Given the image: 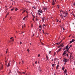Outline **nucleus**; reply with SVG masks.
Masks as SVG:
<instances>
[{
  "instance_id": "obj_1",
  "label": "nucleus",
  "mask_w": 75,
  "mask_h": 75,
  "mask_svg": "<svg viewBox=\"0 0 75 75\" xmlns=\"http://www.w3.org/2000/svg\"><path fill=\"white\" fill-rule=\"evenodd\" d=\"M64 62H68V59L64 58Z\"/></svg>"
},
{
  "instance_id": "obj_2",
  "label": "nucleus",
  "mask_w": 75,
  "mask_h": 75,
  "mask_svg": "<svg viewBox=\"0 0 75 75\" xmlns=\"http://www.w3.org/2000/svg\"><path fill=\"white\" fill-rule=\"evenodd\" d=\"M28 17V15H27L26 16H25L23 18V20H25V19L26 18H27Z\"/></svg>"
},
{
  "instance_id": "obj_3",
  "label": "nucleus",
  "mask_w": 75,
  "mask_h": 75,
  "mask_svg": "<svg viewBox=\"0 0 75 75\" xmlns=\"http://www.w3.org/2000/svg\"><path fill=\"white\" fill-rule=\"evenodd\" d=\"M74 41H75V39H72V40H71L70 42V44H71V43H72V42H74Z\"/></svg>"
},
{
  "instance_id": "obj_4",
  "label": "nucleus",
  "mask_w": 75,
  "mask_h": 75,
  "mask_svg": "<svg viewBox=\"0 0 75 75\" xmlns=\"http://www.w3.org/2000/svg\"><path fill=\"white\" fill-rule=\"evenodd\" d=\"M38 12H39V13H42V10L39 9V10H38Z\"/></svg>"
},
{
  "instance_id": "obj_5",
  "label": "nucleus",
  "mask_w": 75,
  "mask_h": 75,
  "mask_svg": "<svg viewBox=\"0 0 75 75\" xmlns=\"http://www.w3.org/2000/svg\"><path fill=\"white\" fill-rule=\"evenodd\" d=\"M43 9L45 11V10L47 9V8L46 7H43Z\"/></svg>"
},
{
  "instance_id": "obj_6",
  "label": "nucleus",
  "mask_w": 75,
  "mask_h": 75,
  "mask_svg": "<svg viewBox=\"0 0 75 75\" xmlns=\"http://www.w3.org/2000/svg\"><path fill=\"white\" fill-rule=\"evenodd\" d=\"M62 49V48H60V49H59V50L57 51V53H58V52H60V51H61V49Z\"/></svg>"
},
{
  "instance_id": "obj_7",
  "label": "nucleus",
  "mask_w": 75,
  "mask_h": 75,
  "mask_svg": "<svg viewBox=\"0 0 75 75\" xmlns=\"http://www.w3.org/2000/svg\"><path fill=\"white\" fill-rule=\"evenodd\" d=\"M42 21H44V20H45V18L43 17L42 18Z\"/></svg>"
},
{
  "instance_id": "obj_8",
  "label": "nucleus",
  "mask_w": 75,
  "mask_h": 75,
  "mask_svg": "<svg viewBox=\"0 0 75 75\" xmlns=\"http://www.w3.org/2000/svg\"><path fill=\"white\" fill-rule=\"evenodd\" d=\"M64 72L65 74H66L67 72V69H65L64 70Z\"/></svg>"
},
{
  "instance_id": "obj_9",
  "label": "nucleus",
  "mask_w": 75,
  "mask_h": 75,
  "mask_svg": "<svg viewBox=\"0 0 75 75\" xmlns=\"http://www.w3.org/2000/svg\"><path fill=\"white\" fill-rule=\"evenodd\" d=\"M64 44V43H63L62 45H61L60 46H58V48H59V47H61V46H62V45Z\"/></svg>"
},
{
  "instance_id": "obj_10",
  "label": "nucleus",
  "mask_w": 75,
  "mask_h": 75,
  "mask_svg": "<svg viewBox=\"0 0 75 75\" xmlns=\"http://www.w3.org/2000/svg\"><path fill=\"white\" fill-rule=\"evenodd\" d=\"M68 45H67V46L66 47H65V49H66V50H67V49H68Z\"/></svg>"
},
{
  "instance_id": "obj_11",
  "label": "nucleus",
  "mask_w": 75,
  "mask_h": 75,
  "mask_svg": "<svg viewBox=\"0 0 75 75\" xmlns=\"http://www.w3.org/2000/svg\"><path fill=\"white\" fill-rule=\"evenodd\" d=\"M64 69H65V67L63 66L62 67V70H63V71H64Z\"/></svg>"
},
{
  "instance_id": "obj_12",
  "label": "nucleus",
  "mask_w": 75,
  "mask_h": 75,
  "mask_svg": "<svg viewBox=\"0 0 75 75\" xmlns=\"http://www.w3.org/2000/svg\"><path fill=\"white\" fill-rule=\"evenodd\" d=\"M59 67V65H57V66L56 67V69H58V67Z\"/></svg>"
},
{
  "instance_id": "obj_13",
  "label": "nucleus",
  "mask_w": 75,
  "mask_h": 75,
  "mask_svg": "<svg viewBox=\"0 0 75 75\" xmlns=\"http://www.w3.org/2000/svg\"><path fill=\"white\" fill-rule=\"evenodd\" d=\"M65 16L66 17H67V15L68 14V13H65Z\"/></svg>"
},
{
  "instance_id": "obj_14",
  "label": "nucleus",
  "mask_w": 75,
  "mask_h": 75,
  "mask_svg": "<svg viewBox=\"0 0 75 75\" xmlns=\"http://www.w3.org/2000/svg\"><path fill=\"white\" fill-rule=\"evenodd\" d=\"M26 11V10H24L22 12V13L23 14V13H25V12Z\"/></svg>"
},
{
  "instance_id": "obj_15",
  "label": "nucleus",
  "mask_w": 75,
  "mask_h": 75,
  "mask_svg": "<svg viewBox=\"0 0 75 75\" xmlns=\"http://www.w3.org/2000/svg\"><path fill=\"white\" fill-rule=\"evenodd\" d=\"M46 58L47 59V60H48V56L46 55Z\"/></svg>"
},
{
  "instance_id": "obj_16",
  "label": "nucleus",
  "mask_w": 75,
  "mask_h": 75,
  "mask_svg": "<svg viewBox=\"0 0 75 75\" xmlns=\"http://www.w3.org/2000/svg\"><path fill=\"white\" fill-rule=\"evenodd\" d=\"M7 67H10V63H8V65H7Z\"/></svg>"
},
{
  "instance_id": "obj_17",
  "label": "nucleus",
  "mask_w": 75,
  "mask_h": 75,
  "mask_svg": "<svg viewBox=\"0 0 75 75\" xmlns=\"http://www.w3.org/2000/svg\"><path fill=\"white\" fill-rule=\"evenodd\" d=\"M25 75H30V73H28V74H27V73H26Z\"/></svg>"
},
{
  "instance_id": "obj_18",
  "label": "nucleus",
  "mask_w": 75,
  "mask_h": 75,
  "mask_svg": "<svg viewBox=\"0 0 75 75\" xmlns=\"http://www.w3.org/2000/svg\"><path fill=\"white\" fill-rule=\"evenodd\" d=\"M55 64H53L52 65V67H54V66H55Z\"/></svg>"
},
{
  "instance_id": "obj_19",
  "label": "nucleus",
  "mask_w": 75,
  "mask_h": 75,
  "mask_svg": "<svg viewBox=\"0 0 75 75\" xmlns=\"http://www.w3.org/2000/svg\"><path fill=\"white\" fill-rule=\"evenodd\" d=\"M41 25H40L39 26V28H41Z\"/></svg>"
},
{
  "instance_id": "obj_20",
  "label": "nucleus",
  "mask_w": 75,
  "mask_h": 75,
  "mask_svg": "<svg viewBox=\"0 0 75 75\" xmlns=\"http://www.w3.org/2000/svg\"><path fill=\"white\" fill-rule=\"evenodd\" d=\"M3 69V66H1V67L0 69V70H1Z\"/></svg>"
},
{
  "instance_id": "obj_21",
  "label": "nucleus",
  "mask_w": 75,
  "mask_h": 75,
  "mask_svg": "<svg viewBox=\"0 0 75 75\" xmlns=\"http://www.w3.org/2000/svg\"><path fill=\"white\" fill-rule=\"evenodd\" d=\"M38 15H39V16H41V14L39 13L38 12Z\"/></svg>"
},
{
  "instance_id": "obj_22",
  "label": "nucleus",
  "mask_w": 75,
  "mask_h": 75,
  "mask_svg": "<svg viewBox=\"0 0 75 75\" xmlns=\"http://www.w3.org/2000/svg\"><path fill=\"white\" fill-rule=\"evenodd\" d=\"M17 10H18V9L17 8H16V9H15V11H17Z\"/></svg>"
},
{
  "instance_id": "obj_23",
  "label": "nucleus",
  "mask_w": 75,
  "mask_h": 75,
  "mask_svg": "<svg viewBox=\"0 0 75 75\" xmlns=\"http://www.w3.org/2000/svg\"><path fill=\"white\" fill-rule=\"evenodd\" d=\"M10 14V12H8L6 15L7 16L8 15V14Z\"/></svg>"
},
{
  "instance_id": "obj_24",
  "label": "nucleus",
  "mask_w": 75,
  "mask_h": 75,
  "mask_svg": "<svg viewBox=\"0 0 75 75\" xmlns=\"http://www.w3.org/2000/svg\"><path fill=\"white\" fill-rule=\"evenodd\" d=\"M65 54H66V53L64 52L63 53V54H62V55H65Z\"/></svg>"
},
{
  "instance_id": "obj_25",
  "label": "nucleus",
  "mask_w": 75,
  "mask_h": 75,
  "mask_svg": "<svg viewBox=\"0 0 75 75\" xmlns=\"http://www.w3.org/2000/svg\"><path fill=\"white\" fill-rule=\"evenodd\" d=\"M56 21H57V22H58V21H59V20H58V19H56Z\"/></svg>"
},
{
  "instance_id": "obj_26",
  "label": "nucleus",
  "mask_w": 75,
  "mask_h": 75,
  "mask_svg": "<svg viewBox=\"0 0 75 75\" xmlns=\"http://www.w3.org/2000/svg\"><path fill=\"white\" fill-rule=\"evenodd\" d=\"M14 8H12L11 9V11H13V10H14Z\"/></svg>"
},
{
  "instance_id": "obj_27",
  "label": "nucleus",
  "mask_w": 75,
  "mask_h": 75,
  "mask_svg": "<svg viewBox=\"0 0 75 75\" xmlns=\"http://www.w3.org/2000/svg\"><path fill=\"white\" fill-rule=\"evenodd\" d=\"M51 51H50L49 52V54H51Z\"/></svg>"
},
{
  "instance_id": "obj_28",
  "label": "nucleus",
  "mask_w": 75,
  "mask_h": 75,
  "mask_svg": "<svg viewBox=\"0 0 75 75\" xmlns=\"http://www.w3.org/2000/svg\"><path fill=\"white\" fill-rule=\"evenodd\" d=\"M25 72H26V71H25V72H23L22 73H23V74H25Z\"/></svg>"
},
{
  "instance_id": "obj_29",
  "label": "nucleus",
  "mask_w": 75,
  "mask_h": 75,
  "mask_svg": "<svg viewBox=\"0 0 75 75\" xmlns=\"http://www.w3.org/2000/svg\"><path fill=\"white\" fill-rule=\"evenodd\" d=\"M27 51H28V52H29L30 51V50H29V49H28L27 50Z\"/></svg>"
},
{
  "instance_id": "obj_30",
  "label": "nucleus",
  "mask_w": 75,
  "mask_h": 75,
  "mask_svg": "<svg viewBox=\"0 0 75 75\" xmlns=\"http://www.w3.org/2000/svg\"><path fill=\"white\" fill-rule=\"evenodd\" d=\"M31 27L32 28H33V24H31Z\"/></svg>"
},
{
  "instance_id": "obj_31",
  "label": "nucleus",
  "mask_w": 75,
  "mask_h": 75,
  "mask_svg": "<svg viewBox=\"0 0 75 75\" xmlns=\"http://www.w3.org/2000/svg\"><path fill=\"white\" fill-rule=\"evenodd\" d=\"M44 26H45V27H46V25H42L43 27H44Z\"/></svg>"
},
{
  "instance_id": "obj_32",
  "label": "nucleus",
  "mask_w": 75,
  "mask_h": 75,
  "mask_svg": "<svg viewBox=\"0 0 75 75\" xmlns=\"http://www.w3.org/2000/svg\"><path fill=\"white\" fill-rule=\"evenodd\" d=\"M38 57H40V54H39L38 56Z\"/></svg>"
},
{
  "instance_id": "obj_33",
  "label": "nucleus",
  "mask_w": 75,
  "mask_h": 75,
  "mask_svg": "<svg viewBox=\"0 0 75 75\" xmlns=\"http://www.w3.org/2000/svg\"><path fill=\"white\" fill-rule=\"evenodd\" d=\"M54 4H55V3L53 2L52 3V5H53L54 6Z\"/></svg>"
},
{
  "instance_id": "obj_34",
  "label": "nucleus",
  "mask_w": 75,
  "mask_h": 75,
  "mask_svg": "<svg viewBox=\"0 0 75 75\" xmlns=\"http://www.w3.org/2000/svg\"><path fill=\"white\" fill-rule=\"evenodd\" d=\"M25 27V25L24 24L23 25V27Z\"/></svg>"
},
{
  "instance_id": "obj_35",
  "label": "nucleus",
  "mask_w": 75,
  "mask_h": 75,
  "mask_svg": "<svg viewBox=\"0 0 75 75\" xmlns=\"http://www.w3.org/2000/svg\"><path fill=\"white\" fill-rule=\"evenodd\" d=\"M12 38H13V37H12L10 38V39L11 40V39H12Z\"/></svg>"
},
{
  "instance_id": "obj_36",
  "label": "nucleus",
  "mask_w": 75,
  "mask_h": 75,
  "mask_svg": "<svg viewBox=\"0 0 75 75\" xmlns=\"http://www.w3.org/2000/svg\"><path fill=\"white\" fill-rule=\"evenodd\" d=\"M60 17H62V15L61 14V15H60Z\"/></svg>"
},
{
  "instance_id": "obj_37",
  "label": "nucleus",
  "mask_w": 75,
  "mask_h": 75,
  "mask_svg": "<svg viewBox=\"0 0 75 75\" xmlns=\"http://www.w3.org/2000/svg\"><path fill=\"white\" fill-rule=\"evenodd\" d=\"M69 50V49H67V50H66V51H67V52H68V51Z\"/></svg>"
},
{
  "instance_id": "obj_38",
  "label": "nucleus",
  "mask_w": 75,
  "mask_h": 75,
  "mask_svg": "<svg viewBox=\"0 0 75 75\" xmlns=\"http://www.w3.org/2000/svg\"><path fill=\"white\" fill-rule=\"evenodd\" d=\"M32 20H33V21H34V22H35V21H34V19H33Z\"/></svg>"
},
{
  "instance_id": "obj_39",
  "label": "nucleus",
  "mask_w": 75,
  "mask_h": 75,
  "mask_svg": "<svg viewBox=\"0 0 75 75\" xmlns=\"http://www.w3.org/2000/svg\"><path fill=\"white\" fill-rule=\"evenodd\" d=\"M60 12H62V13H64V12L62 11H60Z\"/></svg>"
},
{
  "instance_id": "obj_40",
  "label": "nucleus",
  "mask_w": 75,
  "mask_h": 75,
  "mask_svg": "<svg viewBox=\"0 0 75 75\" xmlns=\"http://www.w3.org/2000/svg\"><path fill=\"white\" fill-rule=\"evenodd\" d=\"M37 61H36L35 62V64H37Z\"/></svg>"
},
{
  "instance_id": "obj_41",
  "label": "nucleus",
  "mask_w": 75,
  "mask_h": 75,
  "mask_svg": "<svg viewBox=\"0 0 75 75\" xmlns=\"http://www.w3.org/2000/svg\"><path fill=\"white\" fill-rule=\"evenodd\" d=\"M22 62H23V64L24 63V61H23V60H22V59H21Z\"/></svg>"
},
{
  "instance_id": "obj_42",
  "label": "nucleus",
  "mask_w": 75,
  "mask_h": 75,
  "mask_svg": "<svg viewBox=\"0 0 75 75\" xmlns=\"http://www.w3.org/2000/svg\"><path fill=\"white\" fill-rule=\"evenodd\" d=\"M68 54H67V57H68Z\"/></svg>"
},
{
  "instance_id": "obj_43",
  "label": "nucleus",
  "mask_w": 75,
  "mask_h": 75,
  "mask_svg": "<svg viewBox=\"0 0 75 75\" xmlns=\"http://www.w3.org/2000/svg\"><path fill=\"white\" fill-rule=\"evenodd\" d=\"M41 28H40V29H39V31H40V32H41Z\"/></svg>"
},
{
  "instance_id": "obj_44",
  "label": "nucleus",
  "mask_w": 75,
  "mask_h": 75,
  "mask_svg": "<svg viewBox=\"0 0 75 75\" xmlns=\"http://www.w3.org/2000/svg\"><path fill=\"white\" fill-rule=\"evenodd\" d=\"M47 0L48 2H50V0Z\"/></svg>"
},
{
  "instance_id": "obj_45",
  "label": "nucleus",
  "mask_w": 75,
  "mask_h": 75,
  "mask_svg": "<svg viewBox=\"0 0 75 75\" xmlns=\"http://www.w3.org/2000/svg\"><path fill=\"white\" fill-rule=\"evenodd\" d=\"M8 8H6V9L5 10H8Z\"/></svg>"
},
{
  "instance_id": "obj_46",
  "label": "nucleus",
  "mask_w": 75,
  "mask_h": 75,
  "mask_svg": "<svg viewBox=\"0 0 75 75\" xmlns=\"http://www.w3.org/2000/svg\"><path fill=\"white\" fill-rule=\"evenodd\" d=\"M73 5H74V6H75V3H74L73 4Z\"/></svg>"
},
{
  "instance_id": "obj_47",
  "label": "nucleus",
  "mask_w": 75,
  "mask_h": 75,
  "mask_svg": "<svg viewBox=\"0 0 75 75\" xmlns=\"http://www.w3.org/2000/svg\"><path fill=\"white\" fill-rule=\"evenodd\" d=\"M14 39H13L12 40V41H14Z\"/></svg>"
},
{
  "instance_id": "obj_48",
  "label": "nucleus",
  "mask_w": 75,
  "mask_h": 75,
  "mask_svg": "<svg viewBox=\"0 0 75 75\" xmlns=\"http://www.w3.org/2000/svg\"><path fill=\"white\" fill-rule=\"evenodd\" d=\"M7 15H6L5 16V18H7Z\"/></svg>"
},
{
  "instance_id": "obj_49",
  "label": "nucleus",
  "mask_w": 75,
  "mask_h": 75,
  "mask_svg": "<svg viewBox=\"0 0 75 75\" xmlns=\"http://www.w3.org/2000/svg\"><path fill=\"white\" fill-rule=\"evenodd\" d=\"M20 44H22V42H20Z\"/></svg>"
},
{
  "instance_id": "obj_50",
  "label": "nucleus",
  "mask_w": 75,
  "mask_h": 75,
  "mask_svg": "<svg viewBox=\"0 0 75 75\" xmlns=\"http://www.w3.org/2000/svg\"><path fill=\"white\" fill-rule=\"evenodd\" d=\"M72 47V45H70L69 48H70V47Z\"/></svg>"
},
{
  "instance_id": "obj_51",
  "label": "nucleus",
  "mask_w": 75,
  "mask_h": 75,
  "mask_svg": "<svg viewBox=\"0 0 75 75\" xmlns=\"http://www.w3.org/2000/svg\"><path fill=\"white\" fill-rule=\"evenodd\" d=\"M70 57H72V55H71H71L70 56Z\"/></svg>"
},
{
  "instance_id": "obj_52",
  "label": "nucleus",
  "mask_w": 75,
  "mask_h": 75,
  "mask_svg": "<svg viewBox=\"0 0 75 75\" xmlns=\"http://www.w3.org/2000/svg\"><path fill=\"white\" fill-rule=\"evenodd\" d=\"M34 18H35V16L34 17H33V19H34Z\"/></svg>"
},
{
  "instance_id": "obj_53",
  "label": "nucleus",
  "mask_w": 75,
  "mask_h": 75,
  "mask_svg": "<svg viewBox=\"0 0 75 75\" xmlns=\"http://www.w3.org/2000/svg\"><path fill=\"white\" fill-rule=\"evenodd\" d=\"M62 18H63V20H65V19H64V17H62Z\"/></svg>"
},
{
  "instance_id": "obj_54",
  "label": "nucleus",
  "mask_w": 75,
  "mask_h": 75,
  "mask_svg": "<svg viewBox=\"0 0 75 75\" xmlns=\"http://www.w3.org/2000/svg\"><path fill=\"white\" fill-rule=\"evenodd\" d=\"M34 34H33V37H34Z\"/></svg>"
},
{
  "instance_id": "obj_55",
  "label": "nucleus",
  "mask_w": 75,
  "mask_h": 75,
  "mask_svg": "<svg viewBox=\"0 0 75 75\" xmlns=\"http://www.w3.org/2000/svg\"><path fill=\"white\" fill-rule=\"evenodd\" d=\"M66 62H64V65H65L66 64Z\"/></svg>"
},
{
  "instance_id": "obj_56",
  "label": "nucleus",
  "mask_w": 75,
  "mask_h": 75,
  "mask_svg": "<svg viewBox=\"0 0 75 75\" xmlns=\"http://www.w3.org/2000/svg\"><path fill=\"white\" fill-rule=\"evenodd\" d=\"M32 16H33V17H35V16H34V15H32Z\"/></svg>"
},
{
  "instance_id": "obj_57",
  "label": "nucleus",
  "mask_w": 75,
  "mask_h": 75,
  "mask_svg": "<svg viewBox=\"0 0 75 75\" xmlns=\"http://www.w3.org/2000/svg\"><path fill=\"white\" fill-rule=\"evenodd\" d=\"M26 12L27 13H28V12L26 10Z\"/></svg>"
},
{
  "instance_id": "obj_58",
  "label": "nucleus",
  "mask_w": 75,
  "mask_h": 75,
  "mask_svg": "<svg viewBox=\"0 0 75 75\" xmlns=\"http://www.w3.org/2000/svg\"><path fill=\"white\" fill-rule=\"evenodd\" d=\"M63 30H65V29H64V28H63Z\"/></svg>"
},
{
  "instance_id": "obj_59",
  "label": "nucleus",
  "mask_w": 75,
  "mask_h": 75,
  "mask_svg": "<svg viewBox=\"0 0 75 75\" xmlns=\"http://www.w3.org/2000/svg\"><path fill=\"white\" fill-rule=\"evenodd\" d=\"M12 6H11L9 8H11V7Z\"/></svg>"
},
{
  "instance_id": "obj_60",
  "label": "nucleus",
  "mask_w": 75,
  "mask_h": 75,
  "mask_svg": "<svg viewBox=\"0 0 75 75\" xmlns=\"http://www.w3.org/2000/svg\"><path fill=\"white\" fill-rule=\"evenodd\" d=\"M71 37V35H69V37Z\"/></svg>"
},
{
  "instance_id": "obj_61",
  "label": "nucleus",
  "mask_w": 75,
  "mask_h": 75,
  "mask_svg": "<svg viewBox=\"0 0 75 75\" xmlns=\"http://www.w3.org/2000/svg\"><path fill=\"white\" fill-rule=\"evenodd\" d=\"M6 54H7V51H6Z\"/></svg>"
},
{
  "instance_id": "obj_62",
  "label": "nucleus",
  "mask_w": 75,
  "mask_h": 75,
  "mask_svg": "<svg viewBox=\"0 0 75 75\" xmlns=\"http://www.w3.org/2000/svg\"><path fill=\"white\" fill-rule=\"evenodd\" d=\"M25 8H23V10H25Z\"/></svg>"
},
{
  "instance_id": "obj_63",
  "label": "nucleus",
  "mask_w": 75,
  "mask_h": 75,
  "mask_svg": "<svg viewBox=\"0 0 75 75\" xmlns=\"http://www.w3.org/2000/svg\"><path fill=\"white\" fill-rule=\"evenodd\" d=\"M53 3H54V1H53Z\"/></svg>"
},
{
  "instance_id": "obj_64",
  "label": "nucleus",
  "mask_w": 75,
  "mask_h": 75,
  "mask_svg": "<svg viewBox=\"0 0 75 75\" xmlns=\"http://www.w3.org/2000/svg\"><path fill=\"white\" fill-rule=\"evenodd\" d=\"M66 50L64 51V52H66Z\"/></svg>"
}]
</instances>
